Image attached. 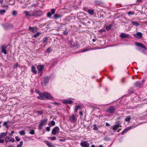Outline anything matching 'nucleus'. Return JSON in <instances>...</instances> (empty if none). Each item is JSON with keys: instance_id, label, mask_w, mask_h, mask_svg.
Listing matches in <instances>:
<instances>
[{"instance_id": "50", "label": "nucleus", "mask_w": 147, "mask_h": 147, "mask_svg": "<svg viewBox=\"0 0 147 147\" xmlns=\"http://www.w3.org/2000/svg\"><path fill=\"white\" fill-rule=\"evenodd\" d=\"M50 126L47 127L46 128V130L48 131H49L50 130Z\"/></svg>"}, {"instance_id": "21", "label": "nucleus", "mask_w": 147, "mask_h": 147, "mask_svg": "<svg viewBox=\"0 0 147 147\" xmlns=\"http://www.w3.org/2000/svg\"><path fill=\"white\" fill-rule=\"evenodd\" d=\"M7 133L6 132H3L0 135V138H2L6 136Z\"/></svg>"}, {"instance_id": "19", "label": "nucleus", "mask_w": 147, "mask_h": 147, "mask_svg": "<svg viewBox=\"0 0 147 147\" xmlns=\"http://www.w3.org/2000/svg\"><path fill=\"white\" fill-rule=\"evenodd\" d=\"M142 33L141 32H138L136 34H134V37H142Z\"/></svg>"}, {"instance_id": "16", "label": "nucleus", "mask_w": 147, "mask_h": 147, "mask_svg": "<svg viewBox=\"0 0 147 147\" xmlns=\"http://www.w3.org/2000/svg\"><path fill=\"white\" fill-rule=\"evenodd\" d=\"M45 142L49 147H55L51 143L48 141H45Z\"/></svg>"}, {"instance_id": "34", "label": "nucleus", "mask_w": 147, "mask_h": 147, "mask_svg": "<svg viewBox=\"0 0 147 147\" xmlns=\"http://www.w3.org/2000/svg\"><path fill=\"white\" fill-rule=\"evenodd\" d=\"M112 25L111 24L109 25V26L106 27V29L107 30H109L110 29Z\"/></svg>"}, {"instance_id": "2", "label": "nucleus", "mask_w": 147, "mask_h": 147, "mask_svg": "<svg viewBox=\"0 0 147 147\" xmlns=\"http://www.w3.org/2000/svg\"><path fill=\"white\" fill-rule=\"evenodd\" d=\"M24 14L25 16L28 17H33L34 16V10L28 11H24Z\"/></svg>"}, {"instance_id": "15", "label": "nucleus", "mask_w": 147, "mask_h": 147, "mask_svg": "<svg viewBox=\"0 0 147 147\" xmlns=\"http://www.w3.org/2000/svg\"><path fill=\"white\" fill-rule=\"evenodd\" d=\"M115 110V109L113 106H111L108 109V111L111 113H113Z\"/></svg>"}, {"instance_id": "22", "label": "nucleus", "mask_w": 147, "mask_h": 147, "mask_svg": "<svg viewBox=\"0 0 147 147\" xmlns=\"http://www.w3.org/2000/svg\"><path fill=\"white\" fill-rule=\"evenodd\" d=\"M142 85V84L140 82L137 81L135 82L134 85L136 87H139Z\"/></svg>"}, {"instance_id": "57", "label": "nucleus", "mask_w": 147, "mask_h": 147, "mask_svg": "<svg viewBox=\"0 0 147 147\" xmlns=\"http://www.w3.org/2000/svg\"><path fill=\"white\" fill-rule=\"evenodd\" d=\"M47 40V38H46L44 40V42H46Z\"/></svg>"}, {"instance_id": "13", "label": "nucleus", "mask_w": 147, "mask_h": 147, "mask_svg": "<svg viewBox=\"0 0 147 147\" xmlns=\"http://www.w3.org/2000/svg\"><path fill=\"white\" fill-rule=\"evenodd\" d=\"M44 67L42 65H38L37 67V68L39 71L38 73L41 72L44 69Z\"/></svg>"}, {"instance_id": "26", "label": "nucleus", "mask_w": 147, "mask_h": 147, "mask_svg": "<svg viewBox=\"0 0 147 147\" xmlns=\"http://www.w3.org/2000/svg\"><path fill=\"white\" fill-rule=\"evenodd\" d=\"M133 25L136 26H138L139 25V24L137 22L133 21L131 22Z\"/></svg>"}, {"instance_id": "8", "label": "nucleus", "mask_w": 147, "mask_h": 147, "mask_svg": "<svg viewBox=\"0 0 147 147\" xmlns=\"http://www.w3.org/2000/svg\"><path fill=\"white\" fill-rule=\"evenodd\" d=\"M135 44L138 47H140L141 48H143L145 50H146L147 49L146 46L141 43L136 42H135Z\"/></svg>"}, {"instance_id": "56", "label": "nucleus", "mask_w": 147, "mask_h": 147, "mask_svg": "<svg viewBox=\"0 0 147 147\" xmlns=\"http://www.w3.org/2000/svg\"><path fill=\"white\" fill-rule=\"evenodd\" d=\"M53 103L56 105H59V104L56 102H54Z\"/></svg>"}, {"instance_id": "47", "label": "nucleus", "mask_w": 147, "mask_h": 147, "mask_svg": "<svg viewBox=\"0 0 147 147\" xmlns=\"http://www.w3.org/2000/svg\"><path fill=\"white\" fill-rule=\"evenodd\" d=\"M37 112L40 114H41L43 113V112L42 111H37Z\"/></svg>"}, {"instance_id": "24", "label": "nucleus", "mask_w": 147, "mask_h": 147, "mask_svg": "<svg viewBox=\"0 0 147 147\" xmlns=\"http://www.w3.org/2000/svg\"><path fill=\"white\" fill-rule=\"evenodd\" d=\"M32 71L34 74L37 73V71L36 70V68L35 67L33 66L31 68Z\"/></svg>"}, {"instance_id": "48", "label": "nucleus", "mask_w": 147, "mask_h": 147, "mask_svg": "<svg viewBox=\"0 0 147 147\" xmlns=\"http://www.w3.org/2000/svg\"><path fill=\"white\" fill-rule=\"evenodd\" d=\"M106 31V30H104V29H103V30H99V32L100 33H101L103 32H105Z\"/></svg>"}, {"instance_id": "38", "label": "nucleus", "mask_w": 147, "mask_h": 147, "mask_svg": "<svg viewBox=\"0 0 147 147\" xmlns=\"http://www.w3.org/2000/svg\"><path fill=\"white\" fill-rule=\"evenodd\" d=\"M131 119V118L130 117H127L125 119V121H130Z\"/></svg>"}, {"instance_id": "31", "label": "nucleus", "mask_w": 147, "mask_h": 147, "mask_svg": "<svg viewBox=\"0 0 147 147\" xmlns=\"http://www.w3.org/2000/svg\"><path fill=\"white\" fill-rule=\"evenodd\" d=\"M119 124L115 125L113 126V129L114 130H116L117 129V128L119 127Z\"/></svg>"}, {"instance_id": "43", "label": "nucleus", "mask_w": 147, "mask_h": 147, "mask_svg": "<svg viewBox=\"0 0 147 147\" xmlns=\"http://www.w3.org/2000/svg\"><path fill=\"white\" fill-rule=\"evenodd\" d=\"M51 124L52 126H54L55 125V122L54 121H52L51 122Z\"/></svg>"}, {"instance_id": "53", "label": "nucleus", "mask_w": 147, "mask_h": 147, "mask_svg": "<svg viewBox=\"0 0 147 147\" xmlns=\"http://www.w3.org/2000/svg\"><path fill=\"white\" fill-rule=\"evenodd\" d=\"M80 111L79 112V113H80V115H81L82 116L83 115L82 112V111L81 110V109H80Z\"/></svg>"}, {"instance_id": "61", "label": "nucleus", "mask_w": 147, "mask_h": 147, "mask_svg": "<svg viewBox=\"0 0 147 147\" xmlns=\"http://www.w3.org/2000/svg\"><path fill=\"white\" fill-rule=\"evenodd\" d=\"M96 40V39H93L92 40V41L93 42H95Z\"/></svg>"}, {"instance_id": "58", "label": "nucleus", "mask_w": 147, "mask_h": 147, "mask_svg": "<svg viewBox=\"0 0 147 147\" xmlns=\"http://www.w3.org/2000/svg\"><path fill=\"white\" fill-rule=\"evenodd\" d=\"M3 2V0H0V3H2Z\"/></svg>"}, {"instance_id": "63", "label": "nucleus", "mask_w": 147, "mask_h": 147, "mask_svg": "<svg viewBox=\"0 0 147 147\" xmlns=\"http://www.w3.org/2000/svg\"><path fill=\"white\" fill-rule=\"evenodd\" d=\"M91 147H95V146H94V145H92L91 146Z\"/></svg>"}, {"instance_id": "17", "label": "nucleus", "mask_w": 147, "mask_h": 147, "mask_svg": "<svg viewBox=\"0 0 147 147\" xmlns=\"http://www.w3.org/2000/svg\"><path fill=\"white\" fill-rule=\"evenodd\" d=\"M132 128V127H127L121 133L123 135L125 133H126V132H127L129 130H130Z\"/></svg>"}, {"instance_id": "39", "label": "nucleus", "mask_w": 147, "mask_h": 147, "mask_svg": "<svg viewBox=\"0 0 147 147\" xmlns=\"http://www.w3.org/2000/svg\"><path fill=\"white\" fill-rule=\"evenodd\" d=\"M80 106H77L75 109V111L76 112H77L78 109H80Z\"/></svg>"}, {"instance_id": "33", "label": "nucleus", "mask_w": 147, "mask_h": 147, "mask_svg": "<svg viewBox=\"0 0 147 147\" xmlns=\"http://www.w3.org/2000/svg\"><path fill=\"white\" fill-rule=\"evenodd\" d=\"M92 50V49L91 48H90V49H84L83 50L81 51V52H86V51H89L90 50Z\"/></svg>"}, {"instance_id": "6", "label": "nucleus", "mask_w": 147, "mask_h": 147, "mask_svg": "<svg viewBox=\"0 0 147 147\" xmlns=\"http://www.w3.org/2000/svg\"><path fill=\"white\" fill-rule=\"evenodd\" d=\"M80 145L82 147H89V144L87 141H82Z\"/></svg>"}, {"instance_id": "37", "label": "nucleus", "mask_w": 147, "mask_h": 147, "mask_svg": "<svg viewBox=\"0 0 147 147\" xmlns=\"http://www.w3.org/2000/svg\"><path fill=\"white\" fill-rule=\"evenodd\" d=\"M127 14L129 16H130L131 15H134V13L133 11H129L128 12Z\"/></svg>"}, {"instance_id": "32", "label": "nucleus", "mask_w": 147, "mask_h": 147, "mask_svg": "<svg viewBox=\"0 0 147 147\" xmlns=\"http://www.w3.org/2000/svg\"><path fill=\"white\" fill-rule=\"evenodd\" d=\"M17 14V12L16 11L14 10L13 11L12 13V15L14 16H16Z\"/></svg>"}, {"instance_id": "52", "label": "nucleus", "mask_w": 147, "mask_h": 147, "mask_svg": "<svg viewBox=\"0 0 147 147\" xmlns=\"http://www.w3.org/2000/svg\"><path fill=\"white\" fill-rule=\"evenodd\" d=\"M4 141L3 139H0V143H3L4 142Z\"/></svg>"}, {"instance_id": "28", "label": "nucleus", "mask_w": 147, "mask_h": 147, "mask_svg": "<svg viewBox=\"0 0 147 147\" xmlns=\"http://www.w3.org/2000/svg\"><path fill=\"white\" fill-rule=\"evenodd\" d=\"M94 3L96 5H99L102 3V2L100 1L96 0L94 1Z\"/></svg>"}, {"instance_id": "55", "label": "nucleus", "mask_w": 147, "mask_h": 147, "mask_svg": "<svg viewBox=\"0 0 147 147\" xmlns=\"http://www.w3.org/2000/svg\"><path fill=\"white\" fill-rule=\"evenodd\" d=\"M110 125V124L107 123H106V126H109Z\"/></svg>"}, {"instance_id": "45", "label": "nucleus", "mask_w": 147, "mask_h": 147, "mask_svg": "<svg viewBox=\"0 0 147 147\" xmlns=\"http://www.w3.org/2000/svg\"><path fill=\"white\" fill-rule=\"evenodd\" d=\"M34 133V130H32L30 132V134H33Z\"/></svg>"}, {"instance_id": "25", "label": "nucleus", "mask_w": 147, "mask_h": 147, "mask_svg": "<svg viewBox=\"0 0 147 147\" xmlns=\"http://www.w3.org/2000/svg\"><path fill=\"white\" fill-rule=\"evenodd\" d=\"M120 37H129V35L124 33H122L120 34Z\"/></svg>"}, {"instance_id": "5", "label": "nucleus", "mask_w": 147, "mask_h": 147, "mask_svg": "<svg viewBox=\"0 0 147 147\" xmlns=\"http://www.w3.org/2000/svg\"><path fill=\"white\" fill-rule=\"evenodd\" d=\"M43 14L42 11L40 10H34V16H40Z\"/></svg>"}, {"instance_id": "46", "label": "nucleus", "mask_w": 147, "mask_h": 147, "mask_svg": "<svg viewBox=\"0 0 147 147\" xmlns=\"http://www.w3.org/2000/svg\"><path fill=\"white\" fill-rule=\"evenodd\" d=\"M15 138L16 139V140L17 142H19L20 141V139L18 138V136H16L15 137Z\"/></svg>"}, {"instance_id": "64", "label": "nucleus", "mask_w": 147, "mask_h": 147, "mask_svg": "<svg viewBox=\"0 0 147 147\" xmlns=\"http://www.w3.org/2000/svg\"><path fill=\"white\" fill-rule=\"evenodd\" d=\"M99 147H103V146L102 145H100L99 146Z\"/></svg>"}, {"instance_id": "14", "label": "nucleus", "mask_w": 147, "mask_h": 147, "mask_svg": "<svg viewBox=\"0 0 147 147\" xmlns=\"http://www.w3.org/2000/svg\"><path fill=\"white\" fill-rule=\"evenodd\" d=\"M73 102L72 100L68 99H65L63 101V103L64 104H71Z\"/></svg>"}, {"instance_id": "62", "label": "nucleus", "mask_w": 147, "mask_h": 147, "mask_svg": "<svg viewBox=\"0 0 147 147\" xmlns=\"http://www.w3.org/2000/svg\"><path fill=\"white\" fill-rule=\"evenodd\" d=\"M12 5H14L15 4V2H14L13 3H10Z\"/></svg>"}, {"instance_id": "20", "label": "nucleus", "mask_w": 147, "mask_h": 147, "mask_svg": "<svg viewBox=\"0 0 147 147\" xmlns=\"http://www.w3.org/2000/svg\"><path fill=\"white\" fill-rule=\"evenodd\" d=\"M70 120H71V122L74 123L75 121L76 120V117L74 115H72L71 116V117H70Z\"/></svg>"}, {"instance_id": "7", "label": "nucleus", "mask_w": 147, "mask_h": 147, "mask_svg": "<svg viewBox=\"0 0 147 147\" xmlns=\"http://www.w3.org/2000/svg\"><path fill=\"white\" fill-rule=\"evenodd\" d=\"M4 29L5 30H8L13 27V26L12 24H4L2 25Z\"/></svg>"}, {"instance_id": "35", "label": "nucleus", "mask_w": 147, "mask_h": 147, "mask_svg": "<svg viewBox=\"0 0 147 147\" xmlns=\"http://www.w3.org/2000/svg\"><path fill=\"white\" fill-rule=\"evenodd\" d=\"M23 144V142L22 141H21L20 142V144L17 145V147H22Z\"/></svg>"}, {"instance_id": "12", "label": "nucleus", "mask_w": 147, "mask_h": 147, "mask_svg": "<svg viewBox=\"0 0 147 147\" xmlns=\"http://www.w3.org/2000/svg\"><path fill=\"white\" fill-rule=\"evenodd\" d=\"M28 29L29 31L34 33L36 32L37 30V27H31L29 26Z\"/></svg>"}, {"instance_id": "59", "label": "nucleus", "mask_w": 147, "mask_h": 147, "mask_svg": "<svg viewBox=\"0 0 147 147\" xmlns=\"http://www.w3.org/2000/svg\"><path fill=\"white\" fill-rule=\"evenodd\" d=\"M7 147H15L14 146H13L12 145H10L9 146H8Z\"/></svg>"}, {"instance_id": "27", "label": "nucleus", "mask_w": 147, "mask_h": 147, "mask_svg": "<svg viewBox=\"0 0 147 147\" xmlns=\"http://www.w3.org/2000/svg\"><path fill=\"white\" fill-rule=\"evenodd\" d=\"M88 12L90 15H92L94 14V11L91 9H89L88 10Z\"/></svg>"}, {"instance_id": "4", "label": "nucleus", "mask_w": 147, "mask_h": 147, "mask_svg": "<svg viewBox=\"0 0 147 147\" xmlns=\"http://www.w3.org/2000/svg\"><path fill=\"white\" fill-rule=\"evenodd\" d=\"M5 140L6 144H7V143L9 142H13L15 141V140L13 138L9 136L6 137L5 139Z\"/></svg>"}, {"instance_id": "54", "label": "nucleus", "mask_w": 147, "mask_h": 147, "mask_svg": "<svg viewBox=\"0 0 147 147\" xmlns=\"http://www.w3.org/2000/svg\"><path fill=\"white\" fill-rule=\"evenodd\" d=\"M59 140H60V141L61 142H63L65 141V140L64 139H60Z\"/></svg>"}, {"instance_id": "9", "label": "nucleus", "mask_w": 147, "mask_h": 147, "mask_svg": "<svg viewBox=\"0 0 147 147\" xmlns=\"http://www.w3.org/2000/svg\"><path fill=\"white\" fill-rule=\"evenodd\" d=\"M59 131V129L57 127H56L53 129L52 131V133L54 135H55L57 133H58Z\"/></svg>"}, {"instance_id": "60", "label": "nucleus", "mask_w": 147, "mask_h": 147, "mask_svg": "<svg viewBox=\"0 0 147 147\" xmlns=\"http://www.w3.org/2000/svg\"><path fill=\"white\" fill-rule=\"evenodd\" d=\"M2 6L3 7H6V6H5V4H2Z\"/></svg>"}, {"instance_id": "49", "label": "nucleus", "mask_w": 147, "mask_h": 147, "mask_svg": "<svg viewBox=\"0 0 147 147\" xmlns=\"http://www.w3.org/2000/svg\"><path fill=\"white\" fill-rule=\"evenodd\" d=\"M8 122V121H5V122H4L3 123V125H4V126H7V123Z\"/></svg>"}, {"instance_id": "1", "label": "nucleus", "mask_w": 147, "mask_h": 147, "mask_svg": "<svg viewBox=\"0 0 147 147\" xmlns=\"http://www.w3.org/2000/svg\"><path fill=\"white\" fill-rule=\"evenodd\" d=\"M38 93L39 94V96H37V98L40 100L45 99L46 98L50 100L53 99V98L47 92H45L42 93L38 92Z\"/></svg>"}, {"instance_id": "30", "label": "nucleus", "mask_w": 147, "mask_h": 147, "mask_svg": "<svg viewBox=\"0 0 147 147\" xmlns=\"http://www.w3.org/2000/svg\"><path fill=\"white\" fill-rule=\"evenodd\" d=\"M41 34V32H38L34 35V37H37L39 36Z\"/></svg>"}, {"instance_id": "3", "label": "nucleus", "mask_w": 147, "mask_h": 147, "mask_svg": "<svg viewBox=\"0 0 147 147\" xmlns=\"http://www.w3.org/2000/svg\"><path fill=\"white\" fill-rule=\"evenodd\" d=\"M47 119L45 118L43 120H42L41 121V122L40 123L39 125V129L40 130L42 128V127L47 123Z\"/></svg>"}, {"instance_id": "23", "label": "nucleus", "mask_w": 147, "mask_h": 147, "mask_svg": "<svg viewBox=\"0 0 147 147\" xmlns=\"http://www.w3.org/2000/svg\"><path fill=\"white\" fill-rule=\"evenodd\" d=\"M62 16L59 15L55 14L54 15V18L55 19H57L61 18Z\"/></svg>"}, {"instance_id": "29", "label": "nucleus", "mask_w": 147, "mask_h": 147, "mask_svg": "<svg viewBox=\"0 0 147 147\" xmlns=\"http://www.w3.org/2000/svg\"><path fill=\"white\" fill-rule=\"evenodd\" d=\"M6 12V10H0V14L1 15H3Z\"/></svg>"}, {"instance_id": "44", "label": "nucleus", "mask_w": 147, "mask_h": 147, "mask_svg": "<svg viewBox=\"0 0 147 147\" xmlns=\"http://www.w3.org/2000/svg\"><path fill=\"white\" fill-rule=\"evenodd\" d=\"M68 31L67 30H65L63 32V33L64 35H66L68 34Z\"/></svg>"}, {"instance_id": "36", "label": "nucleus", "mask_w": 147, "mask_h": 147, "mask_svg": "<svg viewBox=\"0 0 147 147\" xmlns=\"http://www.w3.org/2000/svg\"><path fill=\"white\" fill-rule=\"evenodd\" d=\"M20 134L21 135L23 136L25 135V132H24V131H20Z\"/></svg>"}, {"instance_id": "18", "label": "nucleus", "mask_w": 147, "mask_h": 147, "mask_svg": "<svg viewBox=\"0 0 147 147\" xmlns=\"http://www.w3.org/2000/svg\"><path fill=\"white\" fill-rule=\"evenodd\" d=\"M49 81V78L48 77H45L43 78V82L46 84Z\"/></svg>"}, {"instance_id": "10", "label": "nucleus", "mask_w": 147, "mask_h": 147, "mask_svg": "<svg viewBox=\"0 0 147 147\" xmlns=\"http://www.w3.org/2000/svg\"><path fill=\"white\" fill-rule=\"evenodd\" d=\"M55 9H52L51 12H49L47 13V16L49 18H50L52 15H53L55 13Z\"/></svg>"}, {"instance_id": "11", "label": "nucleus", "mask_w": 147, "mask_h": 147, "mask_svg": "<svg viewBox=\"0 0 147 147\" xmlns=\"http://www.w3.org/2000/svg\"><path fill=\"white\" fill-rule=\"evenodd\" d=\"M7 47V46L5 45H2L1 47V51L5 54H7V52L5 49Z\"/></svg>"}, {"instance_id": "42", "label": "nucleus", "mask_w": 147, "mask_h": 147, "mask_svg": "<svg viewBox=\"0 0 147 147\" xmlns=\"http://www.w3.org/2000/svg\"><path fill=\"white\" fill-rule=\"evenodd\" d=\"M51 51V47H49V48H47V49L46 50V51L47 52H48L49 53V52Z\"/></svg>"}, {"instance_id": "41", "label": "nucleus", "mask_w": 147, "mask_h": 147, "mask_svg": "<svg viewBox=\"0 0 147 147\" xmlns=\"http://www.w3.org/2000/svg\"><path fill=\"white\" fill-rule=\"evenodd\" d=\"M49 139L52 140H56V138L55 137H50L49 138Z\"/></svg>"}, {"instance_id": "51", "label": "nucleus", "mask_w": 147, "mask_h": 147, "mask_svg": "<svg viewBox=\"0 0 147 147\" xmlns=\"http://www.w3.org/2000/svg\"><path fill=\"white\" fill-rule=\"evenodd\" d=\"M14 133V131H12L11 132V133H9V136H11L12 135V134H13Z\"/></svg>"}, {"instance_id": "40", "label": "nucleus", "mask_w": 147, "mask_h": 147, "mask_svg": "<svg viewBox=\"0 0 147 147\" xmlns=\"http://www.w3.org/2000/svg\"><path fill=\"white\" fill-rule=\"evenodd\" d=\"M93 129L96 131H97L98 130V128L95 124L94 125Z\"/></svg>"}]
</instances>
